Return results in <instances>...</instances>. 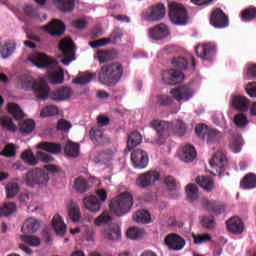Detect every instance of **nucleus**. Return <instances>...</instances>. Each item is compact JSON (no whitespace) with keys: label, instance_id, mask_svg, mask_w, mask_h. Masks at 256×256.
Listing matches in <instances>:
<instances>
[{"label":"nucleus","instance_id":"25","mask_svg":"<svg viewBox=\"0 0 256 256\" xmlns=\"http://www.w3.org/2000/svg\"><path fill=\"white\" fill-rule=\"evenodd\" d=\"M173 105V98L169 95L159 94L151 98V107H171Z\"/></svg>","mask_w":256,"mask_h":256},{"label":"nucleus","instance_id":"44","mask_svg":"<svg viewBox=\"0 0 256 256\" xmlns=\"http://www.w3.org/2000/svg\"><path fill=\"white\" fill-rule=\"evenodd\" d=\"M240 17L242 21L249 23V21H256V7L249 6L248 8L242 10Z\"/></svg>","mask_w":256,"mask_h":256},{"label":"nucleus","instance_id":"11","mask_svg":"<svg viewBox=\"0 0 256 256\" xmlns=\"http://www.w3.org/2000/svg\"><path fill=\"white\" fill-rule=\"evenodd\" d=\"M59 49L63 54V59L61 60V63L63 65H69L71 61H75V51L73 40L71 38H65L59 43Z\"/></svg>","mask_w":256,"mask_h":256},{"label":"nucleus","instance_id":"5","mask_svg":"<svg viewBox=\"0 0 256 256\" xmlns=\"http://www.w3.org/2000/svg\"><path fill=\"white\" fill-rule=\"evenodd\" d=\"M169 17L175 25L187 24V10L185 6L180 3L172 2L169 4Z\"/></svg>","mask_w":256,"mask_h":256},{"label":"nucleus","instance_id":"62","mask_svg":"<svg viewBox=\"0 0 256 256\" xmlns=\"http://www.w3.org/2000/svg\"><path fill=\"white\" fill-rule=\"evenodd\" d=\"M109 221H111V216H109V213L103 212L94 220V224L96 227H103V225H107Z\"/></svg>","mask_w":256,"mask_h":256},{"label":"nucleus","instance_id":"32","mask_svg":"<svg viewBox=\"0 0 256 256\" xmlns=\"http://www.w3.org/2000/svg\"><path fill=\"white\" fill-rule=\"evenodd\" d=\"M52 227L54 228V231L61 237L67 233V225L65 222H63V218H61L60 215H55L52 219Z\"/></svg>","mask_w":256,"mask_h":256},{"label":"nucleus","instance_id":"10","mask_svg":"<svg viewBox=\"0 0 256 256\" xmlns=\"http://www.w3.org/2000/svg\"><path fill=\"white\" fill-rule=\"evenodd\" d=\"M195 51L198 59H202V61H213L217 54V46L213 43L197 45Z\"/></svg>","mask_w":256,"mask_h":256},{"label":"nucleus","instance_id":"64","mask_svg":"<svg viewBox=\"0 0 256 256\" xmlns=\"http://www.w3.org/2000/svg\"><path fill=\"white\" fill-rule=\"evenodd\" d=\"M246 93L249 97L255 98L256 97V82H251L246 86Z\"/></svg>","mask_w":256,"mask_h":256},{"label":"nucleus","instance_id":"3","mask_svg":"<svg viewBox=\"0 0 256 256\" xmlns=\"http://www.w3.org/2000/svg\"><path fill=\"white\" fill-rule=\"evenodd\" d=\"M21 86L26 91H34L38 99L45 100L49 97V85L43 79L33 81L29 78H24L22 79Z\"/></svg>","mask_w":256,"mask_h":256},{"label":"nucleus","instance_id":"60","mask_svg":"<svg viewBox=\"0 0 256 256\" xmlns=\"http://www.w3.org/2000/svg\"><path fill=\"white\" fill-rule=\"evenodd\" d=\"M6 193L8 199H13L19 193V184L15 182L8 183L6 186Z\"/></svg>","mask_w":256,"mask_h":256},{"label":"nucleus","instance_id":"1","mask_svg":"<svg viewBox=\"0 0 256 256\" xmlns=\"http://www.w3.org/2000/svg\"><path fill=\"white\" fill-rule=\"evenodd\" d=\"M123 77V65L111 62L103 65L98 72V81L106 87H115Z\"/></svg>","mask_w":256,"mask_h":256},{"label":"nucleus","instance_id":"51","mask_svg":"<svg viewBox=\"0 0 256 256\" xmlns=\"http://www.w3.org/2000/svg\"><path fill=\"white\" fill-rule=\"evenodd\" d=\"M15 155H17V146L13 143L6 144L4 149L0 152L1 157H7L8 159L15 157Z\"/></svg>","mask_w":256,"mask_h":256},{"label":"nucleus","instance_id":"30","mask_svg":"<svg viewBox=\"0 0 256 256\" xmlns=\"http://www.w3.org/2000/svg\"><path fill=\"white\" fill-rule=\"evenodd\" d=\"M150 125L155 129L160 137H163V134L173 127V124L163 120H152Z\"/></svg>","mask_w":256,"mask_h":256},{"label":"nucleus","instance_id":"46","mask_svg":"<svg viewBox=\"0 0 256 256\" xmlns=\"http://www.w3.org/2000/svg\"><path fill=\"white\" fill-rule=\"evenodd\" d=\"M8 113H10V115H12V117L16 121H20V119H23V117H25V112H23V109H21L15 103H9L8 104Z\"/></svg>","mask_w":256,"mask_h":256},{"label":"nucleus","instance_id":"58","mask_svg":"<svg viewBox=\"0 0 256 256\" xmlns=\"http://www.w3.org/2000/svg\"><path fill=\"white\" fill-rule=\"evenodd\" d=\"M21 239L24 243L30 245V247H39V245H41V238L37 236L23 235Z\"/></svg>","mask_w":256,"mask_h":256},{"label":"nucleus","instance_id":"57","mask_svg":"<svg viewBox=\"0 0 256 256\" xmlns=\"http://www.w3.org/2000/svg\"><path fill=\"white\" fill-rule=\"evenodd\" d=\"M171 127L173 128V133L178 137H183L187 133V126L181 120L176 121Z\"/></svg>","mask_w":256,"mask_h":256},{"label":"nucleus","instance_id":"29","mask_svg":"<svg viewBox=\"0 0 256 256\" xmlns=\"http://www.w3.org/2000/svg\"><path fill=\"white\" fill-rule=\"evenodd\" d=\"M250 105L251 102L245 96H235L232 99V107H234V109L237 111H249Z\"/></svg>","mask_w":256,"mask_h":256},{"label":"nucleus","instance_id":"33","mask_svg":"<svg viewBox=\"0 0 256 256\" xmlns=\"http://www.w3.org/2000/svg\"><path fill=\"white\" fill-rule=\"evenodd\" d=\"M142 141H143V137L141 136V133H139L138 131H133L128 136V141H127L128 151H132L134 147L141 145Z\"/></svg>","mask_w":256,"mask_h":256},{"label":"nucleus","instance_id":"6","mask_svg":"<svg viewBox=\"0 0 256 256\" xmlns=\"http://www.w3.org/2000/svg\"><path fill=\"white\" fill-rule=\"evenodd\" d=\"M21 159L31 166L38 165L39 161H42V163H53L54 161L51 155L43 151H38L35 155L31 150H25L21 155Z\"/></svg>","mask_w":256,"mask_h":256},{"label":"nucleus","instance_id":"41","mask_svg":"<svg viewBox=\"0 0 256 256\" xmlns=\"http://www.w3.org/2000/svg\"><path fill=\"white\" fill-rule=\"evenodd\" d=\"M90 139L94 145H105V135L100 129H91L90 130Z\"/></svg>","mask_w":256,"mask_h":256},{"label":"nucleus","instance_id":"42","mask_svg":"<svg viewBox=\"0 0 256 256\" xmlns=\"http://www.w3.org/2000/svg\"><path fill=\"white\" fill-rule=\"evenodd\" d=\"M64 152L68 157H73L74 159L79 157V144L68 140L64 147Z\"/></svg>","mask_w":256,"mask_h":256},{"label":"nucleus","instance_id":"39","mask_svg":"<svg viewBox=\"0 0 256 256\" xmlns=\"http://www.w3.org/2000/svg\"><path fill=\"white\" fill-rule=\"evenodd\" d=\"M195 157H197L195 147L189 144L183 147L182 159L185 163H191V161L195 160Z\"/></svg>","mask_w":256,"mask_h":256},{"label":"nucleus","instance_id":"24","mask_svg":"<svg viewBox=\"0 0 256 256\" xmlns=\"http://www.w3.org/2000/svg\"><path fill=\"white\" fill-rule=\"evenodd\" d=\"M226 227L230 233H234V235H241L243 233L245 227L243 225V221L240 220L239 217H232L226 221Z\"/></svg>","mask_w":256,"mask_h":256},{"label":"nucleus","instance_id":"4","mask_svg":"<svg viewBox=\"0 0 256 256\" xmlns=\"http://www.w3.org/2000/svg\"><path fill=\"white\" fill-rule=\"evenodd\" d=\"M27 187H34L35 185H45L49 182V175L41 168H34L28 171L22 177Z\"/></svg>","mask_w":256,"mask_h":256},{"label":"nucleus","instance_id":"40","mask_svg":"<svg viewBox=\"0 0 256 256\" xmlns=\"http://www.w3.org/2000/svg\"><path fill=\"white\" fill-rule=\"evenodd\" d=\"M241 189H255L256 187V175L249 173L243 177L240 182Z\"/></svg>","mask_w":256,"mask_h":256},{"label":"nucleus","instance_id":"2","mask_svg":"<svg viewBox=\"0 0 256 256\" xmlns=\"http://www.w3.org/2000/svg\"><path fill=\"white\" fill-rule=\"evenodd\" d=\"M131 207H133V196L129 192L121 193L110 203V209L117 217H123L129 213Z\"/></svg>","mask_w":256,"mask_h":256},{"label":"nucleus","instance_id":"55","mask_svg":"<svg viewBox=\"0 0 256 256\" xmlns=\"http://www.w3.org/2000/svg\"><path fill=\"white\" fill-rule=\"evenodd\" d=\"M186 195L188 201H195L199 197V189L195 184H188L186 186Z\"/></svg>","mask_w":256,"mask_h":256},{"label":"nucleus","instance_id":"48","mask_svg":"<svg viewBox=\"0 0 256 256\" xmlns=\"http://www.w3.org/2000/svg\"><path fill=\"white\" fill-rule=\"evenodd\" d=\"M16 47H17V45L12 40L7 41L2 46V49L0 51L2 58L8 59L9 57H11V55H13V51H15Z\"/></svg>","mask_w":256,"mask_h":256},{"label":"nucleus","instance_id":"47","mask_svg":"<svg viewBox=\"0 0 256 256\" xmlns=\"http://www.w3.org/2000/svg\"><path fill=\"white\" fill-rule=\"evenodd\" d=\"M133 219L136 223H144L147 225V223H151V214L147 210H138L133 215Z\"/></svg>","mask_w":256,"mask_h":256},{"label":"nucleus","instance_id":"31","mask_svg":"<svg viewBox=\"0 0 256 256\" xmlns=\"http://www.w3.org/2000/svg\"><path fill=\"white\" fill-rule=\"evenodd\" d=\"M53 2L62 13H71L75 9V0H53Z\"/></svg>","mask_w":256,"mask_h":256},{"label":"nucleus","instance_id":"28","mask_svg":"<svg viewBox=\"0 0 256 256\" xmlns=\"http://www.w3.org/2000/svg\"><path fill=\"white\" fill-rule=\"evenodd\" d=\"M41 229V221L36 218H28L22 228V233H37V231Z\"/></svg>","mask_w":256,"mask_h":256},{"label":"nucleus","instance_id":"56","mask_svg":"<svg viewBox=\"0 0 256 256\" xmlns=\"http://www.w3.org/2000/svg\"><path fill=\"white\" fill-rule=\"evenodd\" d=\"M59 113V108L57 106L48 105L42 108L40 112V117L45 119V117H53Z\"/></svg>","mask_w":256,"mask_h":256},{"label":"nucleus","instance_id":"26","mask_svg":"<svg viewBox=\"0 0 256 256\" xmlns=\"http://www.w3.org/2000/svg\"><path fill=\"white\" fill-rule=\"evenodd\" d=\"M83 205L90 213H97L101 211V201L97 196L91 195L83 199Z\"/></svg>","mask_w":256,"mask_h":256},{"label":"nucleus","instance_id":"59","mask_svg":"<svg viewBox=\"0 0 256 256\" xmlns=\"http://www.w3.org/2000/svg\"><path fill=\"white\" fill-rule=\"evenodd\" d=\"M192 238L194 239L195 245H202V243H209L213 238L211 234L204 233V234H192Z\"/></svg>","mask_w":256,"mask_h":256},{"label":"nucleus","instance_id":"18","mask_svg":"<svg viewBox=\"0 0 256 256\" xmlns=\"http://www.w3.org/2000/svg\"><path fill=\"white\" fill-rule=\"evenodd\" d=\"M164 243L170 251H181L185 247V239L179 234H168L164 238Z\"/></svg>","mask_w":256,"mask_h":256},{"label":"nucleus","instance_id":"23","mask_svg":"<svg viewBox=\"0 0 256 256\" xmlns=\"http://www.w3.org/2000/svg\"><path fill=\"white\" fill-rule=\"evenodd\" d=\"M71 95H73V89L70 87H61L54 91H52L50 94L48 92V96L52 101H67V99L71 98Z\"/></svg>","mask_w":256,"mask_h":256},{"label":"nucleus","instance_id":"13","mask_svg":"<svg viewBox=\"0 0 256 256\" xmlns=\"http://www.w3.org/2000/svg\"><path fill=\"white\" fill-rule=\"evenodd\" d=\"M210 25L215 29H225L229 27V17L221 8H216L210 14Z\"/></svg>","mask_w":256,"mask_h":256},{"label":"nucleus","instance_id":"17","mask_svg":"<svg viewBox=\"0 0 256 256\" xmlns=\"http://www.w3.org/2000/svg\"><path fill=\"white\" fill-rule=\"evenodd\" d=\"M167 9L163 4L153 5L144 15L146 21H161L165 17Z\"/></svg>","mask_w":256,"mask_h":256},{"label":"nucleus","instance_id":"43","mask_svg":"<svg viewBox=\"0 0 256 256\" xmlns=\"http://www.w3.org/2000/svg\"><path fill=\"white\" fill-rule=\"evenodd\" d=\"M68 216L71 219L72 223H79L81 219V209L79 205L72 203L68 207Z\"/></svg>","mask_w":256,"mask_h":256},{"label":"nucleus","instance_id":"54","mask_svg":"<svg viewBox=\"0 0 256 256\" xmlns=\"http://www.w3.org/2000/svg\"><path fill=\"white\" fill-rule=\"evenodd\" d=\"M128 239H132L133 241L137 239H141L143 235H145V230L137 227L129 228L126 232Z\"/></svg>","mask_w":256,"mask_h":256},{"label":"nucleus","instance_id":"61","mask_svg":"<svg viewBox=\"0 0 256 256\" xmlns=\"http://www.w3.org/2000/svg\"><path fill=\"white\" fill-rule=\"evenodd\" d=\"M230 147L234 153H239V151H241V147H243V137L239 135L234 136Z\"/></svg>","mask_w":256,"mask_h":256},{"label":"nucleus","instance_id":"52","mask_svg":"<svg viewBox=\"0 0 256 256\" xmlns=\"http://www.w3.org/2000/svg\"><path fill=\"white\" fill-rule=\"evenodd\" d=\"M97 57L100 63H107V61H113L115 59V54L111 50H99Z\"/></svg>","mask_w":256,"mask_h":256},{"label":"nucleus","instance_id":"35","mask_svg":"<svg viewBox=\"0 0 256 256\" xmlns=\"http://www.w3.org/2000/svg\"><path fill=\"white\" fill-rule=\"evenodd\" d=\"M103 233L105 239H109V241H119L121 239V228L119 225H114L110 229H104Z\"/></svg>","mask_w":256,"mask_h":256},{"label":"nucleus","instance_id":"22","mask_svg":"<svg viewBox=\"0 0 256 256\" xmlns=\"http://www.w3.org/2000/svg\"><path fill=\"white\" fill-rule=\"evenodd\" d=\"M149 36L154 41H161L169 37V27L167 25L160 23L148 30Z\"/></svg>","mask_w":256,"mask_h":256},{"label":"nucleus","instance_id":"12","mask_svg":"<svg viewBox=\"0 0 256 256\" xmlns=\"http://www.w3.org/2000/svg\"><path fill=\"white\" fill-rule=\"evenodd\" d=\"M121 39H123V30L116 27L111 33L110 37L91 41L89 45L92 47V49H97L98 47H105V45H109V43H119Z\"/></svg>","mask_w":256,"mask_h":256},{"label":"nucleus","instance_id":"37","mask_svg":"<svg viewBox=\"0 0 256 256\" xmlns=\"http://www.w3.org/2000/svg\"><path fill=\"white\" fill-rule=\"evenodd\" d=\"M73 189L78 193H87L89 191V180L81 176L75 178Z\"/></svg>","mask_w":256,"mask_h":256},{"label":"nucleus","instance_id":"50","mask_svg":"<svg viewBox=\"0 0 256 256\" xmlns=\"http://www.w3.org/2000/svg\"><path fill=\"white\" fill-rule=\"evenodd\" d=\"M0 125L3 129H7V131H12L15 133L17 131V126L13 123V119L9 116L0 117Z\"/></svg>","mask_w":256,"mask_h":256},{"label":"nucleus","instance_id":"49","mask_svg":"<svg viewBox=\"0 0 256 256\" xmlns=\"http://www.w3.org/2000/svg\"><path fill=\"white\" fill-rule=\"evenodd\" d=\"M171 63L176 69H181L182 71L189 69V60L183 56L172 58Z\"/></svg>","mask_w":256,"mask_h":256},{"label":"nucleus","instance_id":"7","mask_svg":"<svg viewBox=\"0 0 256 256\" xmlns=\"http://www.w3.org/2000/svg\"><path fill=\"white\" fill-rule=\"evenodd\" d=\"M28 61L38 67V69H45L47 67H55L57 62L45 53L41 52H33L30 56H28Z\"/></svg>","mask_w":256,"mask_h":256},{"label":"nucleus","instance_id":"36","mask_svg":"<svg viewBox=\"0 0 256 256\" xmlns=\"http://www.w3.org/2000/svg\"><path fill=\"white\" fill-rule=\"evenodd\" d=\"M17 213V204L15 202H6L0 207V217H11Z\"/></svg>","mask_w":256,"mask_h":256},{"label":"nucleus","instance_id":"9","mask_svg":"<svg viewBox=\"0 0 256 256\" xmlns=\"http://www.w3.org/2000/svg\"><path fill=\"white\" fill-rule=\"evenodd\" d=\"M195 132L200 139H206L207 143H215L217 139L221 138V132L217 129L209 128L205 124H198Z\"/></svg>","mask_w":256,"mask_h":256},{"label":"nucleus","instance_id":"8","mask_svg":"<svg viewBox=\"0 0 256 256\" xmlns=\"http://www.w3.org/2000/svg\"><path fill=\"white\" fill-rule=\"evenodd\" d=\"M229 162H227V157L222 152H217L213 155L212 159L210 160V166L214 171H211V175L214 176H221L225 173V169H227Z\"/></svg>","mask_w":256,"mask_h":256},{"label":"nucleus","instance_id":"14","mask_svg":"<svg viewBox=\"0 0 256 256\" xmlns=\"http://www.w3.org/2000/svg\"><path fill=\"white\" fill-rule=\"evenodd\" d=\"M159 179H161V174L156 170H151L140 175L136 180V184L138 187L145 189L153 186L157 181H159Z\"/></svg>","mask_w":256,"mask_h":256},{"label":"nucleus","instance_id":"45","mask_svg":"<svg viewBox=\"0 0 256 256\" xmlns=\"http://www.w3.org/2000/svg\"><path fill=\"white\" fill-rule=\"evenodd\" d=\"M35 129V121L26 119L19 124V131L22 135H29Z\"/></svg>","mask_w":256,"mask_h":256},{"label":"nucleus","instance_id":"27","mask_svg":"<svg viewBox=\"0 0 256 256\" xmlns=\"http://www.w3.org/2000/svg\"><path fill=\"white\" fill-rule=\"evenodd\" d=\"M36 149H40L41 151H46L47 153H52L53 155H59V153H61L62 147H61V144L42 141L37 144Z\"/></svg>","mask_w":256,"mask_h":256},{"label":"nucleus","instance_id":"53","mask_svg":"<svg viewBox=\"0 0 256 256\" xmlns=\"http://www.w3.org/2000/svg\"><path fill=\"white\" fill-rule=\"evenodd\" d=\"M200 223L204 229H207V231H213L217 225L215 217L213 216H202Z\"/></svg>","mask_w":256,"mask_h":256},{"label":"nucleus","instance_id":"20","mask_svg":"<svg viewBox=\"0 0 256 256\" xmlns=\"http://www.w3.org/2000/svg\"><path fill=\"white\" fill-rule=\"evenodd\" d=\"M202 207L207 209V211H211L213 215H221L222 213H225L227 209L225 203L217 200H209L207 198L202 199Z\"/></svg>","mask_w":256,"mask_h":256},{"label":"nucleus","instance_id":"19","mask_svg":"<svg viewBox=\"0 0 256 256\" xmlns=\"http://www.w3.org/2000/svg\"><path fill=\"white\" fill-rule=\"evenodd\" d=\"M42 29L52 37H61L65 33V23L59 19H53L49 24L43 26Z\"/></svg>","mask_w":256,"mask_h":256},{"label":"nucleus","instance_id":"16","mask_svg":"<svg viewBox=\"0 0 256 256\" xmlns=\"http://www.w3.org/2000/svg\"><path fill=\"white\" fill-rule=\"evenodd\" d=\"M170 95H172L173 99L179 101V103L189 101L193 97V89L190 85L179 86L171 90Z\"/></svg>","mask_w":256,"mask_h":256},{"label":"nucleus","instance_id":"34","mask_svg":"<svg viewBox=\"0 0 256 256\" xmlns=\"http://www.w3.org/2000/svg\"><path fill=\"white\" fill-rule=\"evenodd\" d=\"M196 183L205 191H213L215 189V182L209 176H198Z\"/></svg>","mask_w":256,"mask_h":256},{"label":"nucleus","instance_id":"15","mask_svg":"<svg viewBox=\"0 0 256 256\" xmlns=\"http://www.w3.org/2000/svg\"><path fill=\"white\" fill-rule=\"evenodd\" d=\"M131 161L135 169H145L149 165V155L145 150L137 148L131 153Z\"/></svg>","mask_w":256,"mask_h":256},{"label":"nucleus","instance_id":"38","mask_svg":"<svg viewBox=\"0 0 256 256\" xmlns=\"http://www.w3.org/2000/svg\"><path fill=\"white\" fill-rule=\"evenodd\" d=\"M97 77V73L84 72L73 80L75 85H87Z\"/></svg>","mask_w":256,"mask_h":256},{"label":"nucleus","instance_id":"63","mask_svg":"<svg viewBox=\"0 0 256 256\" xmlns=\"http://www.w3.org/2000/svg\"><path fill=\"white\" fill-rule=\"evenodd\" d=\"M234 123L236 127H245L249 124V120L247 119V116L245 114L239 113L235 115Z\"/></svg>","mask_w":256,"mask_h":256},{"label":"nucleus","instance_id":"21","mask_svg":"<svg viewBox=\"0 0 256 256\" xmlns=\"http://www.w3.org/2000/svg\"><path fill=\"white\" fill-rule=\"evenodd\" d=\"M162 81L166 85H177L183 83V72L181 70H166L162 73Z\"/></svg>","mask_w":256,"mask_h":256}]
</instances>
